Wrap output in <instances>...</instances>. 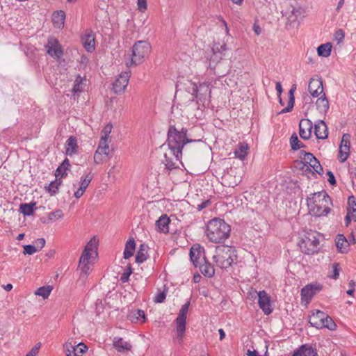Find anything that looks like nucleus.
<instances>
[{
	"instance_id": "f03ea898",
	"label": "nucleus",
	"mask_w": 356,
	"mask_h": 356,
	"mask_svg": "<svg viewBox=\"0 0 356 356\" xmlns=\"http://www.w3.org/2000/svg\"><path fill=\"white\" fill-rule=\"evenodd\" d=\"M307 202L310 212L318 217L327 216L332 206L331 198L325 191L311 194Z\"/></svg>"
},
{
	"instance_id": "b1692460",
	"label": "nucleus",
	"mask_w": 356,
	"mask_h": 356,
	"mask_svg": "<svg viewBox=\"0 0 356 356\" xmlns=\"http://www.w3.org/2000/svg\"><path fill=\"white\" fill-rule=\"evenodd\" d=\"M291 356H318L317 350L312 345L303 344Z\"/></svg>"
},
{
	"instance_id": "603ef678",
	"label": "nucleus",
	"mask_w": 356,
	"mask_h": 356,
	"mask_svg": "<svg viewBox=\"0 0 356 356\" xmlns=\"http://www.w3.org/2000/svg\"><path fill=\"white\" fill-rule=\"evenodd\" d=\"M63 216V211L60 209L56 210L55 211L50 212L48 213V219L51 221H55L62 218Z\"/></svg>"
},
{
	"instance_id": "7ed1b4c3",
	"label": "nucleus",
	"mask_w": 356,
	"mask_h": 356,
	"mask_svg": "<svg viewBox=\"0 0 356 356\" xmlns=\"http://www.w3.org/2000/svg\"><path fill=\"white\" fill-rule=\"evenodd\" d=\"M230 227L223 220L214 218L209 221L207 226V236L213 243H221L229 236Z\"/></svg>"
},
{
	"instance_id": "a19ab883",
	"label": "nucleus",
	"mask_w": 356,
	"mask_h": 356,
	"mask_svg": "<svg viewBox=\"0 0 356 356\" xmlns=\"http://www.w3.org/2000/svg\"><path fill=\"white\" fill-rule=\"evenodd\" d=\"M248 149L247 143H240L234 151L235 156L241 160H243L248 154Z\"/></svg>"
},
{
	"instance_id": "4468645a",
	"label": "nucleus",
	"mask_w": 356,
	"mask_h": 356,
	"mask_svg": "<svg viewBox=\"0 0 356 356\" xmlns=\"http://www.w3.org/2000/svg\"><path fill=\"white\" fill-rule=\"evenodd\" d=\"M63 347L67 356H83L88 349L87 346L82 342L77 345L67 342L64 344Z\"/></svg>"
},
{
	"instance_id": "338daca9",
	"label": "nucleus",
	"mask_w": 356,
	"mask_h": 356,
	"mask_svg": "<svg viewBox=\"0 0 356 356\" xmlns=\"http://www.w3.org/2000/svg\"><path fill=\"white\" fill-rule=\"evenodd\" d=\"M253 30L256 35H259L261 33V29L259 27V26L257 24H254L253 25Z\"/></svg>"
},
{
	"instance_id": "3c124183",
	"label": "nucleus",
	"mask_w": 356,
	"mask_h": 356,
	"mask_svg": "<svg viewBox=\"0 0 356 356\" xmlns=\"http://www.w3.org/2000/svg\"><path fill=\"white\" fill-rule=\"evenodd\" d=\"M323 328H327L330 330H334L337 327V325L332 318L326 314V317L323 319Z\"/></svg>"
},
{
	"instance_id": "4d7b16f0",
	"label": "nucleus",
	"mask_w": 356,
	"mask_h": 356,
	"mask_svg": "<svg viewBox=\"0 0 356 356\" xmlns=\"http://www.w3.org/2000/svg\"><path fill=\"white\" fill-rule=\"evenodd\" d=\"M332 270H333V275L331 276L332 278L337 280L339 276V265L337 263H334L332 264Z\"/></svg>"
},
{
	"instance_id": "a211bd4d",
	"label": "nucleus",
	"mask_w": 356,
	"mask_h": 356,
	"mask_svg": "<svg viewBox=\"0 0 356 356\" xmlns=\"http://www.w3.org/2000/svg\"><path fill=\"white\" fill-rule=\"evenodd\" d=\"M302 158L304 163L312 168L314 171H315L316 173L321 175L323 172V170L321 165L320 164V162L317 160L316 158L312 154L304 152Z\"/></svg>"
},
{
	"instance_id": "2eb2a0df",
	"label": "nucleus",
	"mask_w": 356,
	"mask_h": 356,
	"mask_svg": "<svg viewBox=\"0 0 356 356\" xmlns=\"http://www.w3.org/2000/svg\"><path fill=\"white\" fill-rule=\"evenodd\" d=\"M92 255L81 254L79 261V269L81 270V276L87 278L90 274L93 263L91 261Z\"/></svg>"
},
{
	"instance_id": "aec40b11",
	"label": "nucleus",
	"mask_w": 356,
	"mask_h": 356,
	"mask_svg": "<svg viewBox=\"0 0 356 356\" xmlns=\"http://www.w3.org/2000/svg\"><path fill=\"white\" fill-rule=\"evenodd\" d=\"M308 90L314 97L321 95L323 92L322 80L321 79L312 78L309 83Z\"/></svg>"
},
{
	"instance_id": "a878e982",
	"label": "nucleus",
	"mask_w": 356,
	"mask_h": 356,
	"mask_svg": "<svg viewBox=\"0 0 356 356\" xmlns=\"http://www.w3.org/2000/svg\"><path fill=\"white\" fill-rule=\"evenodd\" d=\"M113 347L119 352V353H125L130 351L132 348L131 344L124 341L121 337H114L113 340Z\"/></svg>"
},
{
	"instance_id": "bf43d9fd",
	"label": "nucleus",
	"mask_w": 356,
	"mask_h": 356,
	"mask_svg": "<svg viewBox=\"0 0 356 356\" xmlns=\"http://www.w3.org/2000/svg\"><path fill=\"white\" fill-rule=\"evenodd\" d=\"M210 204H211V201L209 200H207L203 201L200 204H197V209L199 211H201L203 209L208 207Z\"/></svg>"
},
{
	"instance_id": "2f4dec72",
	"label": "nucleus",
	"mask_w": 356,
	"mask_h": 356,
	"mask_svg": "<svg viewBox=\"0 0 356 356\" xmlns=\"http://www.w3.org/2000/svg\"><path fill=\"white\" fill-rule=\"evenodd\" d=\"M336 246L341 253H346L349 248V243L343 234H338L336 238Z\"/></svg>"
},
{
	"instance_id": "c9c22d12",
	"label": "nucleus",
	"mask_w": 356,
	"mask_h": 356,
	"mask_svg": "<svg viewBox=\"0 0 356 356\" xmlns=\"http://www.w3.org/2000/svg\"><path fill=\"white\" fill-rule=\"evenodd\" d=\"M347 214L352 217L353 220L356 222V198L350 196L348 200Z\"/></svg>"
},
{
	"instance_id": "c03bdc74",
	"label": "nucleus",
	"mask_w": 356,
	"mask_h": 356,
	"mask_svg": "<svg viewBox=\"0 0 356 356\" xmlns=\"http://www.w3.org/2000/svg\"><path fill=\"white\" fill-rule=\"evenodd\" d=\"M332 44L329 42L321 44L317 48V53L319 56L328 57L332 51Z\"/></svg>"
},
{
	"instance_id": "c756f323",
	"label": "nucleus",
	"mask_w": 356,
	"mask_h": 356,
	"mask_svg": "<svg viewBox=\"0 0 356 356\" xmlns=\"http://www.w3.org/2000/svg\"><path fill=\"white\" fill-rule=\"evenodd\" d=\"M128 318L132 323H143L146 321L145 312L141 309H136L130 312Z\"/></svg>"
},
{
	"instance_id": "9d476101",
	"label": "nucleus",
	"mask_w": 356,
	"mask_h": 356,
	"mask_svg": "<svg viewBox=\"0 0 356 356\" xmlns=\"http://www.w3.org/2000/svg\"><path fill=\"white\" fill-rule=\"evenodd\" d=\"M350 136L344 134L342 136L338 153V160L340 163H344L350 156Z\"/></svg>"
},
{
	"instance_id": "864d4df0",
	"label": "nucleus",
	"mask_w": 356,
	"mask_h": 356,
	"mask_svg": "<svg viewBox=\"0 0 356 356\" xmlns=\"http://www.w3.org/2000/svg\"><path fill=\"white\" fill-rule=\"evenodd\" d=\"M166 291H159L156 294L154 297V301L156 303H161L163 302L165 298H166Z\"/></svg>"
},
{
	"instance_id": "69168bd1",
	"label": "nucleus",
	"mask_w": 356,
	"mask_h": 356,
	"mask_svg": "<svg viewBox=\"0 0 356 356\" xmlns=\"http://www.w3.org/2000/svg\"><path fill=\"white\" fill-rule=\"evenodd\" d=\"M275 89H276V90L277 92L278 97L281 96V94L282 92V85H281L280 82H277L276 83Z\"/></svg>"
},
{
	"instance_id": "f257e3e1",
	"label": "nucleus",
	"mask_w": 356,
	"mask_h": 356,
	"mask_svg": "<svg viewBox=\"0 0 356 356\" xmlns=\"http://www.w3.org/2000/svg\"><path fill=\"white\" fill-rule=\"evenodd\" d=\"M186 129L177 130L175 127H170L168 131L167 144L170 155L175 158L177 161L182 157V149L186 143L193 142L186 138Z\"/></svg>"
},
{
	"instance_id": "72a5a7b5",
	"label": "nucleus",
	"mask_w": 356,
	"mask_h": 356,
	"mask_svg": "<svg viewBox=\"0 0 356 356\" xmlns=\"http://www.w3.org/2000/svg\"><path fill=\"white\" fill-rule=\"evenodd\" d=\"M197 267H199L200 270L204 276L211 277L214 275L215 270L213 266L206 260L198 264Z\"/></svg>"
},
{
	"instance_id": "e2e57ef3",
	"label": "nucleus",
	"mask_w": 356,
	"mask_h": 356,
	"mask_svg": "<svg viewBox=\"0 0 356 356\" xmlns=\"http://www.w3.org/2000/svg\"><path fill=\"white\" fill-rule=\"evenodd\" d=\"M327 175H328V181L330 184L334 185L336 184L335 177L334 176V174L331 171H328L327 172Z\"/></svg>"
},
{
	"instance_id": "0e129e2a",
	"label": "nucleus",
	"mask_w": 356,
	"mask_h": 356,
	"mask_svg": "<svg viewBox=\"0 0 356 356\" xmlns=\"http://www.w3.org/2000/svg\"><path fill=\"white\" fill-rule=\"evenodd\" d=\"M291 14L295 17V19H298L301 15V10L300 9L293 8Z\"/></svg>"
},
{
	"instance_id": "393cba45",
	"label": "nucleus",
	"mask_w": 356,
	"mask_h": 356,
	"mask_svg": "<svg viewBox=\"0 0 356 356\" xmlns=\"http://www.w3.org/2000/svg\"><path fill=\"white\" fill-rule=\"evenodd\" d=\"M314 134L318 139H325L327 138V127L323 120H318L315 122Z\"/></svg>"
},
{
	"instance_id": "680f3d73",
	"label": "nucleus",
	"mask_w": 356,
	"mask_h": 356,
	"mask_svg": "<svg viewBox=\"0 0 356 356\" xmlns=\"http://www.w3.org/2000/svg\"><path fill=\"white\" fill-rule=\"evenodd\" d=\"M35 243L38 248L42 249L45 245V240L43 238H38L35 241Z\"/></svg>"
},
{
	"instance_id": "58836bf2",
	"label": "nucleus",
	"mask_w": 356,
	"mask_h": 356,
	"mask_svg": "<svg viewBox=\"0 0 356 356\" xmlns=\"http://www.w3.org/2000/svg\"><path fill=\"white\" fill-rule=\"evenodd\" d=\"M86 79H83L81 76H77L74 80L72 92L74 95H79L82 92L86 86Z\"/></svg>"
},
{
	"instance_id": "4be33fe9",
	"label": "nucleus",
	"mask_w": 356,
	"mask_h": 356,
	"mask_svg": "<svg viewBox=\"0 0 356 356\" xmlns=\"http://www.w3.org/2000/svg\"><path fill=\"white\" fill-rule=\"evenodd\" d=\"M92 178L93 175L91 173V172H89L84 177H81L80 186L76 191H74V194L76 199L80 198L83 195Z\"/></svg>"
},
{
	"instance_id": "774afa93",
	"label": "nucleus",
	"mask_w": 356,
	"mask_h": 356,
	"mask_svg": "<svg viewBox=\"0 0 356 356\" xmlns=\"http://www.w3.org/2000/svg\"><path fill=\"white\" fill-rule=\"evenodd\" d=\"M351 220H353L352 217H350V216L346 214V218H345V225L346 227H348L349 225L350 222H351Z\"/></svg>"
},
{
	"instance_id": "5fc2aeb1",
	"label": "nucleus",
	"mask_w": 356,
	"mask_h": 356,
	"mask_svg": "<svg viewBox=\"0 0 356 356\" xmlns=\"http://www.w3.org/2000/svg\"><path fill=\"white\" fill-rule=\"evenodd\" d=\"M37 252V248L35 245H26L24 246V254H33Z\"/></svg>"
},
{
	"instance_id": "c85d7f7f",
	"label": "nucleus",
	"mask_w": 356,
	"mask_h": 356,
	"mask_svg": "<svg viewBox=\"0 0 356 356\" xmlns=\"http://www.w3.org/2000/svg\"><path fill=\"white\" fill-rule=\"evenodd\" d=\"M65 154L67 156H72L75 154L79 148L77 140L74 136H70L65 143Z\"/></svg>"
},
{
	"instance_id": "20e7f679",
	"label": "nucleus",
	"mask_w": 356,
	"mask_h": 356,
	"mask_svg": "<svg viewBox=\"0 0 356 356\" xmlns=\"http://www.w3.org/2000/svg\"><path fill=\"white\" fill-rule=\"evenodd\" d=\"M236 259L237 255L235 248L225 245L217 246L215 254L213 256V261L220 268L230 267Z\"/></svg>"
},
{
	"instance_id": "5701e85b",
	"label": "nucleus",
	"mask_w": 356,
	"mask_h": 356,
	"mask_svg": "<svg viewBox=\"0 0 356 356\" xmlns=\"http://www.w3.org/2000/svg\"><path fill=\"white\" fill-rule=\"evenodd\" d=\"M321 289L319 286H314L313 284H308L303 287L301 290V300L302 302H306L308 303L311 300L314 295L316 293V291Z\"/></svg>"
},
{
	"instance_id": "8fccbe9b",
	"label": "nucleus",
	"mask_w": 356,
	"mask_h": 356,
	"mask_svg": "<svg viewBox=\"0 0 356 356\" xmlns=\"http://www.w3.org/2000/svg\"><path fill=\"white\" fill-rule=\"evenodd\" d=\"M290 144L291 149L293 150H298L303 147V144L299 140L296 134L291 136Z\"/></svg>"
},
{
	"instance_id": "9b49d317",
	"label": "nucleus",
	"mask_w": 356,
	"mask_h": 356,
	"mask_svg": "<svg viewBox=\"0 0 356 356\" xmlns=\"http://www.w3.org/2000/svg\"><path fill=\"white\" fill-rule=\"evenodd\" d=\"M131 76V71L127 70L122 72L118 75L115 81L113 83V90L114 93L119 94L122 93L126 89L129 80Z\"/></svg>"
},
{
	"instance_id": "cd10ccee",
	"label": "nucleus",
	"mask_w": 356,
	"mask_h": 356,
	"mask_svg": "<svg viewBox=\"0 0 356 356\" xmlns=\"http://www.w3.org/2000/svg\"><path fill=\"white\" fill-rule=\"evenodd\" d=\"M162 162L164 163L165 168L168 170H172L179 168L178 163H181V159H179V161H177L175 158L170 155L169 149L168 152L164 154V159L162 161Z\"/></svg>"
},
{
	"instance_id": "423d86ee",
	"label": "nucleus",
	"mask_w": 356,
	"mask_h": 356,
	"mask_svg": "<svg viewBox=\"0 0 356 356\" xmlns=\"http://www.w3.org/2000/svg\"><path fill=\"white\" fill-rule=\"evenodd\" d=\"M187 89L188 92L197 99V103L200 102L204 105L210 102L211 87L209 82L204 81L197 84L190 81Z\"/></svg>"
},
{
	"instance_id": "6e6d98bb",
	"label": "nucleus",
	"mask_w": 356,
	"mask_h": 356,
	"mask_svg": "<svg viewBox=\"0 0 356 356\" xmlns=\"http://www.w3.org/2000/svg\"><path fill=\"white\" fill-rule=\"evenodd\" d=\"M41 346V343L38 342L37 344H35L32 349L27 353L26 356H36L38 353L39 350Z\"/></svg>"
},
{
	"instance_id": "ddd939ff",
	"label": "nucleus",
	"mask_w": 356,
	"mask_h": 356,
	"mask_svg": "<svg viewBox=\"0 0 356 356\" xmlns=\"http://www.w3.org/2000/svg\"><path fill=\"white\" fill-rule=\"evenodd\" d=\"M254 293L258 297L259 306L264 314H270L273 312L270 296L265 291H260L259 292L255 291Z\"/></svg>"
},
{
	"instance_id": "1a4fd4ad",
	"label": "nucleus",
	"mask_w": 356,
	"mask_h": 356,
	"mask_svg": "<svg viewBox=\"0 0 356 356\" xmlns=\"http://www.w3.org/2000/svg\"><path fill=\"white\" fill-rule=\"evenodd\" d=\"M190 306V302H186L183 305L179 312L178 316L176 318V330L177 332V339L180 342L182 341L185 330H186V321L187 313Z\"/></svg>"
},
{
	"instance_id": "f8f14e48",
	"label": "nucleus",
	"mask_w": 356,
	"mask_h": 356,
	"mask_svg": "<svg viewBox=\"0 0 356 356\" xmlns=\"http://www.w3.org/2000/svg\"><path fill=\"white\" fill-rule=\"evenodd\" d=\"M108 143L109 141L99 140L97 149L94 154V162L96 164H101L106 161L110 152Z\"/></svg>"
},
{
	"instance_id": "13d9d810",
	"label": "nucleus",
	"mask_w": 356,
	"mask_h": 356,
	"mask_svg": "<svg viewBox=\"0 0 356 356\" xmlns=\"http://www.w3.org/2000/svg\"><path fill=\"white\" fill-rule=\"evenodd\" d=\"M138 8L140 12H144L147 9V1L146 0H138L137 1Z\"/></svg>"
},
{
	"instance_id": "bb28decb",
	"label": "nucleus",
	"mask_w": 356,
	"mask_h": 356,
	"mask_svg": "<svg viewBox=\"0 0 356 356\" xmlns=\"http://www.w3.org/2000/svg\"><path fill=\"white\" fill-rule=\"evenodd\" d=\"M170 222V218L163 214L156 221V227L157 231L162 233H168L169 232V224Z\"/></svg>"
},
{
	"instance_id": "4c0bfd02",
	"label": "nucleus",
	"mask_w": 356,
	"mask_h": 356,
	"mask_svg": "<svg viewBox=\"0 0 356 356\" xmlns=\"http://www.w3.org/2000/svg\"><path fill=\"white\" fill-rule=\"evenodd\" d=\"M296 89V85H293L289 92L288 105L286 108H283L281 111H280L279 114L290 112L293 109V108L294 106V104H295L294 92H295Z\"/></svg>"
},
{
	"instance_id": "412c9836",
	"label": "nucleus",
	"mask_w": 356,
	"mask_h": 356,
	"mask_svg": "<svg viewBox=\"0 0 356 356\" xmlns=\"http://www.w3.org/2000/svg\"><path fill=\"white\" fill-rule=\"evenodd\" d=\"M326 317V314L320 310H316L315 313H313L309 318V323L313 327L318 329L323 328L324 325V318Z\"/></svg>"
},
{
	"instance_id": "37998d69",
	"label": "nucleus",
	"mask_w": 356,
	"mask_h": 356,
	"mask_svg": "<svg viewBox=\"0 0 356 356\" xmlns=\"http://www.w3.org/2000/svg\"><path fill=\"white\" fill-rule=\"evenodd\" d=\"M61 184L62 181L60 179H58L56 177L54 181H51L48 186H45V189L51 195H54L58 192V188Z\"/></svg>"
},
{
	"instance_id": "09e8293b",
	"label": "nucleus",
	"mask_w": 356,
	"mask_h": 356,
	"mask_svg": "<svg viewBox=\"0 0 356 356\" xmlns=\"http://www.w3.org/2000/svg\"><path fill=\"white\" fill-rule=\"evenodd\" d=\"M112 129L113 126L111 124H106L102 131V136L100 140L110 142V134L112 131Z\"/></svg>"
},
{
	"instance_id": "de8ad7c7",
	"label": "nucleus",
	"mask_w": 356,
	"mask_h": 356,
	"mask_svg": "<svg viewBox=\"0 0 356 356\" xmlns=\"http://www.w3.org/2000/svg\"><path fill=\"white\" fill-rule=\"evenodd\" d=\"M51 291L52 287L51 286H44L38 289L34 293L35 296H41L46 299L49 296Z\"/></svg>"
},
{
	"instance_id": "79ce46f5",
	"label": "nucleus",
	"mask_w": 356,
	"mask_h": 356,
	"mask_svg": "<svg viewBox=\"0 0 356 356\" xmlns=\"http://www.w3.org/2000/svg\"><path fill=\"white\" fill-rule=\"evenodd\" d=\"M136 248V243L133 238H129L125 245V248L123 252L124 258L129 259L133 256Z\"/></svg>"
},
{
	"instance_id": "e433bc0d",
	"label": "nucleus",
	"mask_w": 356,
	"mask_h": 356,
	"mask_svg": "<svg viewBox=\"0 0 356 356\" xmlns=\"http://www.w3.org/2000/svg\"><path fill=\"white\" fill-rule=\"evenodd\" d=\"M316 106L317 110L321 113H325L328 109H329V102L327 99L325 97V94H323V95L317 99L316 102Z\"/></svg>"
},
{
	"instance_id": "052dcab7",
	"label": "nucleus",
	"mask_w": 356,
	"mask_h": 356,
	"mask_svg": "<svg viewBox=\"0 0 356 356\" xmlns=\"http://www.w3.org/2000/svg\"><path fill=\"white\" fill-rule=\"evenodd\" d=\"M131 273V271H129V272H124L122 274L121 277H120V280L122 283H125L128 281L129 278V276Z\"/></svg>"
},
{
	"instance_id": "473e14b6",
	"label": "nucleus",
	"mask_w": 356,
	"mask_h": 356,
	"mask_svg": "<svg viewBox=\"0 0 356 356\" xmlns=\"http://www.w3.org/2000/svg\"><path fill=\"white\" fill-rule=\"evenodd\" d=\"M65 19V13L63 10H57L53 13L52 22L55 27L58 29L63 27Z\"/></svg>"
},
{
	"instance_id": "49530a36",
	"label": "nucleus",
	"mask_w": 356,
	"mask_h": 356,
	"mask_svg": "<svg viewBox=\"0 0 356 356\" xmlns=\"http://www.w3.org/2000/svg\"><path fill=\"white\" fill-rule=\"evenodd\" d=\"M35 206V203L21 204L20 207H19V211L24 216H31L34 213Z\"/></svg>"
},
{
	"instance_id": "0eeeda50",
	"label": "nucleus",
	"mask_w": 356,
	"mask_h": 356,
	"mask_svg": "<svg viewBox=\"0 0 356 356\" xmlns=\"http://www.w3.org/2000/svg\"><path fill=\"white\" fill-rule=\"evenodd\" d=\"M319 243L318 234L310 231L299 242V247L305 254H313L317 252Z\"/></svg>"
},
{
	"instance_id": "ea45409f",
	"label": "nucleus",
	"mask_w": 356,
	"mask_h": 356,
	"mask_svg": "<svg viewBox=\"0 0 356 356\" xmlns=\"http://www.w3.org/2000/svg\"><path fill=\"white\" fill-rule=\"evenodd\" d=\"M70 166V161L68 159H65L63 160L62 163L57 168L55 176L56 178L60 177V178L67 176V170L69 169Z\"/></svg>"
},
{
	"instance_id": "39448f33",
	"label": "nucleus",
	"mask_w": 356,
	"mask_h": 356,
	"mask_svg": "<svg viewBox=\"0 0 356 356\" xmlns=\"http://www.w3.org/2000/svg\"><path fill=\"white\" fill-rule=\"evenodd\" d=\"M150 52L151 46L148 42L145 40L136 42L132 47L130 60L126 62V65L131 67L140 65L149 56Z\"/></svg>"
},
{
	"instance_id": "f704fd0d",
	"label": "nucleus",
	"mask_w": 356,
	"mask_h": 356,
	"mask_svg": "<svg viewBox=\"0 0 356 356\" xmlns=\"http://www.w3.org/2000/svg\"><path fill=\"white\" fill-rule=\"evenodd\" d=\"M97 245V238L95 236L92 237L86 245L82 254L92 255L93 253H96Z\"/></svg>"
},
{
	"instance_id": "a18cd8bd",
	"label": "nucleus",
	"mask_w": 356,
	"mask_h": 356,
	"mask_svg": "<svg viewBox=\"0 0 356 356\" xmlns=\"http://www.w3.org/2000/svg\"><path fill=\"white\" fill-rule=\"evenodd\" d=\"M147 259V246L144 244L140 245L139 250L137 252L136 257V261L138 264H141L146 261Z\"/></svg>"
},
{
	"instance_id": "f3484780",
	"label": "nucleus",
	"mask_w": 356,
	"mask_h": 356,
	"mask_svg": "<svg viewBox=\"0 0 356 356\" xmlns=\"http://www.w3.org/2000/svg\"><path fill=\"white\" fill-rule=\"evenodd\" d=\"M46 47L48 54L51 57L60 58L63 54L62 47L58 41L54 38H49Z\"/></svg>"
},
{
	"instance_id": "6e6552de",
	"label": "nucleus",
	"mask_w": 356,
	"mask_h": 356,
	"mask_svg": "<svg viewBox=\"0 0 356 356\" xmlns=\"http://www.w3.org/2000/svg\"><path fill=\"white\" fill-rule=\"evenodd\" d=\"M227 44L214 42L211 47V54L207 56L209 62L208 67L211 70H215L217 64L222 59L225 53L227 51Z\"/></svg>"
},
{
	"instance_id": "7c9ffc66",
	"label": "nucleus",
	"mask_w": 356,
	"mask_h": 356,
	"mask_svg": "<svg viewBox=\"0 0 356 356\" xmlns=\"http://www.w3.org/2000/svg\"><path fill=\"white\" fill-rule=\"evenodd\" d=\"M84 48L88 52H92L95 49V36L91 33H86L82 37Z\"/></svg>"
},
{
	"instance_id": "6ab92c4d",
	"label": "nucleus",
	"mask_w": 356,
	"mask_h": 356,
	"mask_svg": "<svg viewBox=\"0 0 356 356\" xmlns=\"http://www.w3.org/2000/svg\"><path fill=\"white\" fill-rule=\"evenodd\" d=\"M313 127L312 122L309 119H302L299 124V134L304 139L307 140L311 137L312 129Z\"/></svg>"
},
{
	"instance_id": "dca6fc26",
	"label": "nucleus",
	"mask_w": 356,
	"mask_h": 356,
	"mask_svg": "<svg viewBox=\"0 0 356 356\" xmlns=\"http://www.w3.org/2000/svg\"><path fill=\"white\" fill-rule=\"evenodd\" d=\"M190 258L193 265L197 267L201 262L205 261L204 250L200 245H194L190 250Z\"/></svg>"
}]
</instances>
